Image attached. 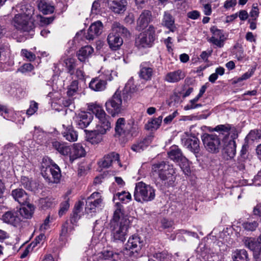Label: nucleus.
<instances>
[{"label":"nucleus","instance_id":"nucleus-1","mask_svg":"<svg viewBox=\"0 0 261 261\" xmlns=\"http://www.w3.org/2000/svg\"><path fill=\"white\" fill-rule=\"evenodd\" d=\"M111 224L113 241L123 242L126 239L129 221L120 208H117L114 212Z\"/></svg>","mask_w":261,"mask_h":261},{"label":"nucleus","instance_id":"nucleus-2","mask_svg":"<svg viewBox=\"0 0 261 261\" xmlns=\"http://www.w3.org/2000/svg\"><path fill=\"white\" fill-rule=\"evenodd\" d=\"M152 171L158 173L160 179L167 186H173L176 180L175 171L173 167L165 162L162 161L152 166Z\"/></svg>","mask_w":261,"mask_h":261},{"label":"nucleus","instance_id":"nucleus-3","mask_svg":"<svg viewBox=\"0 0 261 261\" xmlns=\"http://www.w3.org/2000/svg\"><path fill=\"white\" fill-rule=\"evenodd\" d=\"M47 162V159H43L40 169L42 176L49 183L59 182L61 177V170L56 164Z\"/></svg>","mask_w":261,"mask_h":261},{"label":"nucleus","instance_id":"nucleus-4","mask_svg":"<svg viewBox=\"0 0 261 261\" xmlns=\"http://www.w3.org/2000/svg\"><path fill=\"white\" fill-rule=\"evenodd\" d=\"M155 196V190L152 187L142 181L136 184L134 196L137 201H150L154 199Z\"/></svg>","mask_w":261,"mask_h":261},{"label":"nucleus","instance_id":"nucleus-5","mask_svg":"<svg viewBox=\"0 0 261 261\" xmlns=\"http://www.w3.org/2000/svg\"><path fill=\"white\" fill-rule=\"evenodd\" d=\"M122 95L121 91L117 90L113 96L106 102L105 107L107 112L114 117L123 111L122 106Z\"/></svg>","mask_w":261,"mask_h":261},{"label":"nucleus","instance_id":"nucleus-6","mask_svg":"<svg viewBox=\"0 0 261 261\" xmlns=\"http://www.w3.org/2000/svg\"><path fill=\"white\" fill-rule=\"evenodd\" d=\"M155 28L150 25L146 30L140 33L136 37V46L139 48L151 47L155 39Z\"/></svg>","mask_w":261,"mask_h":261},{"label":"nucleus","instance_id":"nucleus-7","mask_svg":"<svg viewBox=\"0 0 261 261\" xmlns=\"http://www.w3.org/2000/svg\"><path fill=\"white\" fill-rule=\"evenodd\" d=\"M30 13L24 12L23 14L15 15L13 23L16 29L21 32H29L33 30L35 27L33 22L29 21Z\"/></svg>","mask_w":261,"mask_h":261},{"label":"nucleus","instance_id":"nucleus-8","mask_svg":"<svg viewBox=\"0 0 261 261\" xmlns=\"http://www.w3.org/2000/svg\"><path fill=\"white\" fill-rule=\"evenodd\" d=\"M206 150L212 153H218L221 148L220 139L215 134H204L201 137Z\"/></svg>","mask_w":261,"mask_h":261},{"label":"nucleus","instance_id":"nucleus-9","mask_svg":"<svg viewBox=\"0 0 261 261\" xmlns=\"http://www.w3.org/2000/svg\"><path fill=\"white\" fill-rule=\"evenodd\" d=\"M144 245L143 240L138 235L134 234L128 239L125 245V250L130 256H136Z\"/></svg>","mask_w":261,"mask_h":261},{"label":"nucleus","instance_id":"nucleus-10","mask_svg":"<svg viewBox=\"0 0 261 261\" xmlns=\"http://www.w3.org/2000/svg\"><path fill=\"white\" fill-rule=\"evenodd\" d=\"M138 127L134 123H125L124 118H119L116 122L115 130L116 133L120 136L131 133L134 135L137 132Z\"/></svg>","mask_w":261,"mask_h":261},{"label":"nucleus","instance_id":"nucleus-11","mask_svg":"<svg viewBox=\"0 0 261 261\" xmlns=\"http://www.w3.org/2000/svg\"><path fill=\"white\" fill-rule=\"evenodd\" d=\"M181 141L184 146L193 153L196 158L200 156V141L197 137L183 136L181 137Z\"/></svg>","mask_w":261,"mask_h":261},{"label":"nucleus","instance_id":"nucleus-12","mask_svg":"<svg viewBox=\"0 0 261 261\" xmlns=\"http://www.w3.org/2000/svg\"><path fill=\"white\" fill-rule=\"evenodd\" d=\"M243 241L245 247L253 252L255 258H261V234L257 239L245 237Z\"/></svg>","mask_w":261,"mask_h":261},{"label":"nucleus","instance_id":"nucleus-13","mask_svg":"<svg viewBox=\"0 0 261 261\" xmlns=\"http://www.w3.org/2000/svg\"><path fill=\"white\" fill-rule=\"evenodd\" d=\"M103 199L100 193L95 192L87 199L86 204L85 211L87 213L96 212V209L102 206Z\"/></svg>","mask_w":261,"mask_h":261},{"label":"nucleus","instance_id":"nucleus-14","mask_svg":"<svg viewBox=\"0 0 261 261\" xmlns=\"http://www.w3.org/2000/svg\"><path fill=\"white\" fill-rule=\"evenodd\" d=\"M74 123L79 128L84 129L87 127L93 119V115L90 112L82 111L74 117Z\"/></svg>","mask_w":261,"mask_h":261},{"label":"nucleus","instance_id":"nucleus-15","mask_svg":"<svg viewBox=\"0 0 261 261\" xmlns=\"http://www.w3.org/2000/svg\"><path fill=\"white\" fill-rule=\"evenodd\" d=\"M109 129L97 127V129L88 131L85 130L86 133L87 139L92 144H97L103 140L102 135L105 134Z\"/></svg>","mask_w":261,"mask_h":261},{"label":"nucleus","instance_id":"nucleus-16","mask_svg":"<svg viewBox=\"0 0 261 261\" xmlns=\"http://www.w3.org/2000/svg\"><path fill=\"white\" fill-rule=\"evenodd\" d=\"M210 31L213 35L208 41L218 47H222L224 42L223 31L218 29L216 26H213L210 28Z\"/></svg>","mask_w":261,"mask_h":261},{"label":"nucleus","instance_id":"nucleus-17","mask_svg":"<svg viewBox=\"0 0 261 261\" xmlns=\"http://www.w3.org/2000/svg\"><path fill=\"white\" fill-rule=\"evenodd\" d=\"M96 117L99 119V122L97 127L110 129L111 123L108 120L109 117L107 115L104 110L100 107H96L94 109Z\"/></svg>","mask_w":261,"mask_h":261},{"label":"nucleus","instance_id":"nucleus-18","mask_svg":"<svg viewBox=\"0 0 261 261\" xmlns=\"http://www.w3.org/2000/svg\"><path fill=\"white\" fill-rule=\"evenodd\" d=\"M113 163H117L120 167L122 166L120 162L119 155L115 152H110L105 155L101 161L99 162L98 164L100 167L108 168Z\"/></svg>","mask_w":261,"mask_h":261},{"label":"nucleus","instance_id":"nucleus-19","mask_svg":"<svg viewBox=\"0 0 261 261\" xmlns=\"http://www.w3.org/2000/svg\"><path fill=\"white\" fill-rule=\"evenodd\" d=\"M154 72L153 65L149 62H143L140 66L139 77L146 81L151 80Z\"/></svg>","mask_w":261,"mask_h":261},{"label":"nucleus","instance_id":"nucleus-20","mask_svg":"<svg viewBox=\"0 0 261 261\" xmlns=\"http://www.w3.org/2000/svg\"><path fill=\"white\" fill-rule=\"evenodd\" d=\"M169 157L173 161L183 164H188V160L184 156L181 150L176 146H172L168 152Z\"/></svg>","mask_w":261,"mask_h":261},{"label":"nucleus","instance_id":"nucleus-21","mask_svg":"<svg viewBox=\"0 0 261 261\" xmlns=\"http://www.w3.org/2000/svg\"><path fill=\"white\" fill-rule=\"evenodd\" d=\"M103 24L100 21H97L91 24L88 30L86 38L88 40H93L96 36H99L102 32Z\"/></svg>","mask_w":261,"mask_h":261},{"label":"nucleus","instance_id":"nucleus-22","mask_svg":"<svg viewBox=\"0 0 261 261\" xmlns=\"http://www.w3.org/2000/svg\"><path fill=\"white\" fill-rule=\"evenodd\" d=\"M2 219L4 222L14 226H16L21 221V218L17 211L6 212L2 216Z\"/></svg>","mask_w":261,"mask_h":261},{"label":"nucleus","instance_id":"nucleus-23","mask_svg":"<svg viewBox=\"0 0 261 261\" xmlns=\"http://www.w3.org/2000/svg\"><path fill=\"white\" fill-rule=\"evenodd\" d=\"M185 76V72L181 69H178L167 73L164 77V80L168 83H177L184 79Z\"/></svg>","mask_w":261,"mask_h":261},{"label":"nucleus","instance_id":"nucleus-24","mask_svg":"<svg viewBox=\"0 0 261 261\" xmlns=\"http://www.w3.org/2000/svg\"><path fill=\"white\" fill-rule=\"evenodd\" d=\"M86 151L84 147L80 144H74L70 146V152L68 154L70 161L72 162L75 159L84 156Z\"/></svg>","mask_w":261,"mask_h":261},{"label":"nucleus","instance_id":"nucleus-25","mask_svg":"<svg viewBox=\"0 0 261 261\" xmlns=\"http://www.w3.org/2000/svg\"><path fill=\"white\" fill-rule=\"evenodd\" d=\"M11 195L20 204H25L28 202L29 196L22 189L17 188L12 190Z\"/></svg>","mask_w":261,"mask_h":261},{"label":"nucleus","instance_id":"nucleus-26","mask_svg":"<svg viewBox=\"0 0 261 261\" xmlns=\"http://www.w3.org/2000/svg\"><path fill=\"white\" fill-rule=\"evenodd\" d=\"M107 41L110 47L114 50L118 49L123 43L122 39L119 35L112 32L109 34Z\"/></svg>","mask_w":261,"mask_h":261},{"label":"nucleus","instance_id":"nucleus-27","mask_svg":"<svg viewBox=\"0 0 261 261\" xmlns=\"http://www.w3.org/2000/svg\"><path fill=\"white\" fill-rule=\"evenodd\" d=\"M151 18V12L148 10H144L137 20V29L141 30L146 28L150 22Z\"/></svg>","mask_w":261,"mask_h":261},{"label":"nucleus","instance_id":"nucleus-28","mask_svg":"<svg viewBox=\"0 0 261 261\" xmlns=\"http://www.w3.org/2000/svg\"><path fill=\"white\" fill-rule=\"evenodd\" d=\"M162 24L163 26L168 29L170 32H174L176 30L174 18L169 11H165L164 12Z\"/></svg>","mask_w":261,"mask_h":261},{"label":"nucleus","instance_id":"nucleus-29","mask_svg":"<svg viewBox=\"0 0 261 261\" xmlns=\"http://www.w3.org/2000/svg\"><path fill=\"white\" fill-rule=\"evenodd\" d=\"M107 82L99 77L93 79L89 84V88L95 91H102L106 88Z\"/></svg>","mask_w":261,"mask_h":261},{"label":"nucleus","instance_id":"nucleus-30","mask_svg":"<svg viewBox=\"0 0 261 261\" xmlns=\"http://www.w3.org/2000/svg\"><path fill=\"white\" fill-rule=\"evenodd\" d=\"M108 6L115 13L120 14L125 10L124 3L122 1L109 0Z\"/></svg>","mask_w":261,"mask_h":261},{"label":"nucleus","instance_id":"nucleus-31","mask_svg":"<svg viewBox=\"0 0 261 261\" xmlns=\"http://www.w3.org/2000/svg\"><path fill=\"white\" fill-rule=\"evenodd\" d=\"M136 91V87L134 85L133 82L131 80L128 81L122 91V97L124 101L130 100L132 94Z\"/></svg>","mask_w":261,"mask_h":261},{"label":"nucleus","instance_id":"nucleus-32","mask_svg":"<svg viewBox=\"0 0 261 261\" xmlns=\"http://www.w3.org/2000/svg\"><path fill=\"white\" fill-rule=\"evenodd\" d=\"M93 48L89 45L82 47L77 51L76 56L81 62H85L93 53Z\"/></svg>","mask_w":261,"mask_h":261},{"label":"nucleus","instance_id":"nucleus-33","mask_svg":"<svg viewBox=\"0 0 261 261\" xmlns=\"http://www.w3.org/2000/svg\"><path fill=\"white\" fill-rule=\"evenodd\" d=\"M36 3L39 10L44 14H51L54 11V6L49 4L46 0H37Z\"/></svg>","mask_w":261,"mask_h":261},{"label":"nucleus","instance_id":"nucleus-34","mask_svg":"<svg viewBox=\"0 0 261 261\" xmlns=\"http://www.w3.org/2000/svg\"><path fill=\"white\" fill-rule=\"evenodd\" d=\"M52 146L55 149L63 155H68L70 152V146L67 145L65 143L56 141L52 142Z\"/></svg>","mask_w":261,"mask_h":261},{"label":"nucleus","instance_id":"nucleus-35","mask_svg":"<svg viewBox=\"0 0 261 261\" xmlns=\"http://www.w3.org/2000/svg\"><path fill=\"white\" fill-rule=\"evenodd\" d=\"M152 142V138L147 137L132 145V149L136 152H140L146 148Z\"/></svg>","mask_w":261,"mask_h":261},{"label":"nucleus","instance_id":"nucleus-36","mask_svg":"<svg viewBox=\"0 0 261 261\" xmlns=\"http://www.w3.org/2000/svg\"><path fill=\"white\" fill-rule=\"evenodd\" d=\"M117 255L115 254L111 249H106L98 253L96 255V259L98 261L102 260L111 259Z\"/></svg>","mask_w":261,"mask_h":261},{"label":"nucleus","instance_id":"nucleus-37","mask_svg":"<svg viewBox=\"0 0 261 261\" xmlns=\"http://www.w3.org/2000/svg\"><path fill=\"white\" fill-rule=\"evenodd\" d=\"M233 261H249L248 254L245 249L236 250L232 253Z\"/></svg>","mask_w":261,"mask_h":261},{"label":"nucleus","instance_id":"nucleus-38","mask_svg":"<svg viewBox=\"0 0 261 261\" xmlns=\"http://www.w3.org/2000/svg\"><path fill=\"white\" fill-rule=\"evenodd\" d=\"M34 211V207L31 204H27V206L20 208L19 213V217L29 219L32 217Z\"/></svg>","mask_w":261,"mask_h":261},{"label":"nucleus","instance_id":"nucleus-39","mask_svg":"<svg viewBox=\"0 0 261 261\" xmlns=\"http://www.w3.org/2000/svg\"><path fill=\"white\" fill-rule=\"evenodd\" d=\"M58 203V201L54 197H47L40 200V204L43 209L54 207Z\"/></svg>","mask_w":261,"mask_h":261},{"label":"nucleus","instance_id":"nucleus-40","mask_svg":"<svg viewBox=\"0 0 261 261\" xmlns=\"http://www.w3.org/2000/svg\"><path fill=\"white\" fill-rule=\"evenodd\" d=\"M112 33L116 34H123L127 36L129 32L127 30L118 22H114L112 25Z\"/></svg>","mask_w":261,"mask_h":261},{"label":"nucleus","instance_id":"nucleus-41","mask_svg":"<svg viewBox=\"0 0 261 261\" xmlns=\"http://www.w3.org/2000/svg\"><path fill=\"white\" fill-rule=\"evenodd\" d=\"M163 117L160 116L158 118H155L149 121L145 124V128L147 130L157 129L162 122Z\"/></svg>","mask_w":261,"mask_h":261},{"label":"nucleus","instance_id":"nucleus-42","mask_svg":"<svg viewBox=\"0 0 261 261\" xmlns=\"http://www.w3.org/2000/svg\"><path fill=\"white\" fill-rule=\"evenodd\" d=\"M224 150L225 152L229 158H233L236 153V143L235 141L234 140H229Z\"/></svg>","mask_w":261,"mask_h":261},{"label":"nucleus","instance_id":"nucleus-43","mask_svg":"<svg viewBox=\"0 0 261 261\" xmlns=\"http://www.w3.org/2000/svg\"><path fill=\"white\" fill-rule=\"evenodd\" d=\"M63 135L65 139L70 141L74 142L77 139V134L72 128H69L63 133Z\"/></svg>","mask_w":261,"mask_h":261},{"label":"nucleus","instance_id":"nucleus-44","mask_svg":"<svg viewBox=\"0 0 261 261\" xmlns=\"http://www.w3.org/2000/svg\"><path fill=\"white\" fill-rule=\"evenodd\" d=\"M73 230V225L68 222H65L62 226L60 236L62 237H67L71 233Z\"/></svg>","mask_w":261,"mask_h":261},{"label":"nucleus","instance_id":"nucleus-45","mask_svg":"<svg viewBox=\"0 0 261 261\" xmlns=\"http://www.w3.org/2000/svg\"><path fill=\"white\" fill-rule=\"evenodd\" d=\"M64 63L65 64L66 67L68 70V72L70 75H73L74 69L76 66V63L75 59L73 58H67L65 60Z\"/></svg>","mask_w":261,"mask_h":261},{"label":"nucleus","instance_id":"nucleus-46","mask_svg":"<svg viewBox=\"0 0 261 261\" xmlns=\"http://www.w3.org/2000/svg\"><path fill=\"white\" fill-rule=\"evenodd\" d=\"M79 89V82L76 80L73 81L68 86L67 94L70 97L74 95Z\"/></svg>","mask_w":261,"mask_h":261},{"label":"nucleus","instance_id":"nucleus-47","mask_svg":"<svg viewBox=\"0 0 261 261\" xmlns=\"http://www.w3.org/2000/svg\"><path fill=\"white\" fill-rule=\"evenodd\" d=\"M261 139V130H251L247 136L246 139L254 141Z\"/></svg>","mask_w":261,"mask_h":261},{"label":"nucleus","instance_id":"nucleus-48","mask_svg":"<svg viewBox=\"0 0 261 261\" xmlns=\"http://www.w3.org/2000/svg\"><path fill=\"white\" fill-rule=\"evenodd\" d=\"M65 201L62 202L60 204V208L59 211V215L61 217L63 216L69 208V198L66 196L65 197Z\"/></svg>","mask_w":261,"mask_h":261},{"label":"nucleus","instance_id":"nucleus-49","mask_svg":"<svg viewBox=\"0 0 261 261\" xmlns=\"http://www.w3.org/2000/svg\"><path fill=\"white\" fill-rule=\"evenodd\" d=\"M115 196L118 197V199L123 203H127L129 202L131 199L132 196L129 192L123 191L121 193H117Z\"/></svg>","mask_w":261,"mask_h":261},{"label":"nucleus","instance_id":"nucleus-50","mask_svg":"<svg viewBox=\"0 0 261 261\" xmlns=\"http://www.w3.org/2000/svg\"><path fill=\"white\" fill-rule=\"evenodd\" d=\"M257 226L258 223L256 221L245 222L243 224V227L248 231H253Z\"/></svg>","mask_w":261,"mask_h":261},{"label":"nucleus","instance_id":"nucleus-51","mask_svg":"<svg viewBox=\"0 0 261 261\" xmlns=\"http://www.w3.org/2000/svg\"><path fill=\"white\" fill-rule=\"evenodd\" d=\"M21 184L24 188L29 190H32V181L28 177L25 176L22 177L21 178Z\"/></svg>","mask_w":261,"mask_h":261},{"label":"nucleus","instance_id":"nucleus-52","mask_svg":"<svg viewBox=\"0 0 261 261\" xmlns=\"http://www.w3.org/2000/svg\"><path fill=\"white\" fill-rule=\"evenodd\" d=\"M38 108V103L34 101H32L29 108L27 111V115L29 116L33 115L37 111Z\"/></svg>","mask_w":261,"mask_h":261},{"label":"nucleus","instance_id":"nucleus-53","mask_svg":"<svg viewBox=\"0 0 261 261\" xmlns=\"http://www.w3.org/2000/svg\"><path fill=\"white\" fill-rule=\"evenodd\" d=\"M231 129V126L229 124L226 125H217L215 128L214 130L217 132H222L224 133H226L227 135L228 134L229 131Z\"/></svg>","mask_w":261,"mask_h":261},{"label":"nucleus","instance_id":"nucleus-54","mask_svg":"<svg viewBox=\"0 0 261 261\" xmlns=\"http://www.w3.org/2000/svg\"><path fill=\"white\" fill-rule=\"evenodd\" d=\"M40 18L41 25H46L51 23L54 20V17H46L41 15L38 16Z\"/></svg>","mask_w":261,"mask_h":261},{"label":"nucleus","instance_id":"nucleus-55","mask_svg":"<svg viewBox=\"0 0 261 261\" xmlns=\"http://www.w3.org/2000/svg\"><path fill=\"white\" fill-rule=\"evenodd\" d=\"M21 55L30 61L35 60L36 58V56L34 54L25 49L21 50Z\"/></svg>","mask_w":261,"mask_h":261},{"label":"nucleus","instance_id":"nucleus-56","mask_svg":"<svg viewBox=\"0 0 261 261\" xmlns=\"http://www.w3.org/2000/svg\"><path fill=\"white\" fill-rule=\"evenodd\" d=\"M36 246V243H31L25 249L23 253L21 254L20 257L21 258L25 257L30 251H32L33 249Z\"/></svg>","mask_w":261,"mask_h":261},{"label":"nucleus","instance_id":"nucleus-57","mask_svg":"<svg viewBox=\"0 0 261 261\" xmlns=\"http://www.w3.org/2000/svg\"><path fill=\"white\" fill-rule=\"evenodd\" d=\"M254 73V70H251L250 71H248L244 74H243L241 77L237 79L236 81H235L236 83H238L240 82H241L243 80H246L250 78Z\"/></svg>","mask_w":261,"mask_h":261},{"label":"nucleus","instance_id":"nucleus-58","mask_svg":"<svg viewBox=\"0 0 261 261\" xmlns=\"http://www.w3.org/2000/svg\"><path fill=\"white\" fill-rule=\"evenodd\" d=\"M100 5L99 1H95L92 4L91 8V13L93 14H97L100 10Z\"/></svg>","mask_w":261,"mask_h":261},{"label":"nucleus","instance_id":"nucleus-59","mask_svg":"<svg viewBox=\"0 0 261 261\" xmlns=\"http://www.w3.org/2000/svg\"><path fill=\"white\" fill-rule=\"evenodd\" d=\"M259 14V10L257 7L253 6L252 10H251L249 15L252 18V20H255L258 17Z\"/></svg>","mask_w":261,"mask_h":261},{"label":"nucleus","instance_id":"nucleus-60","mask_svg":"<svg viewBox=\"0 0 261 261\" xmlns=\"http://www.w3.org/2000/svg\"><path fill=\"white\" fill-rule=\"evenodd\" d=\"M9 110L6 106L0 105V115L4 118L7 119L8 117Z\"/></svg>","mask_w":261,"mask_h":261},{"label":"nucleus","instance_id":"nucleus-61","mask_svg":"<svg viewBox=\"0 0 261 261\" xmlns=\"http://www.w3.org/2000/svg\"><path fill=\"white\" fill-rule=\"evenodd\" d=\"M153 257L159 261H163L167 257V253L165 252H157L153 254Z\"/></svg>","mask_w":261,"mask_h":261},{"label":"nucleus","instance_id":"nucleus-62","mask_svg":"<svg viewBox=\"0 0 261 261\" xmlns=\"http://www.w3.org/2000/svg\"><path fill=\"white\" fill-rule=\"evenodd\" d=\"M80 212L75 211L73 212V214L70 217V223L74 225V224L80 218Z\"/></svg>","mask_w":261,"mask_h":261},{"label":"nucleus","instance_id":"nucleus-63","mask_svg":"<svg viewBox=\"0 0 261 261\" xmlns=\"http://www.w3.org/2000/svg\"><path fill=\"white\" fill-rule=\"evenodd\" d=\"M189 18L192 19H196L200 16V13L197 10H193L187 13Z\"/></svg>","mask_w":261,"mask_h":261},{"label":"nucleus","instance_id":"nucleus-64","mask_svg":"<svg viewBox=\"0 0 261 261\" xmlns=\"http://www.w3.org/2000/svg\"><path fill=\"white\" fill-rule=\"evenodd\" d=\"M74 74H75L76 77L79 80H82L84 79L85 73L81 68L77 69L75 73H74Z\"/></svg>","mask_w":261,"mask_h":261}]
</instances>
